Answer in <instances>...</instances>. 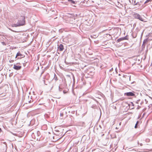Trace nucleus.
<instances>
[{
    "mask_svg": "<svg viewBox=\"0 0 152 152\" xmlns=\"http://www.w3.org/2000/svg\"><path fill=\"white\" fill-rule=\"evenodd\" d=\"M2 131L1 129L0 128V133Z\"/></svg>",
    "mask_w": 152,
    "mask_h": 152,
    "instance_id": "nucleus-11",
    "label": "nucleus"
},
{
    "mask_svg": "<svg viewBox=\"0 0 152 152\" xmlns=\"http://www.w3.org/2000/svg\"><path fill=\"white\" fill-rule=\"evenodd\" d=\"M121 122H120L119 124V125L120 126L121 125Z\"/></svg>",
    "mask_w": 152,
    "mask_h": 152,
    "instance_id": "nucleus-12",
    "label": "nucleus"
},
{
    "mask_svg": "<svg viewBox=\"0 0 152 152\" xmlns=\"http://www.w3.org/2000/svg\"><path fill=\"white\" fill-rule=\"evenodd\" d=\"M152 1V0H147L145 2V3H148V2H149V1Z\"/></svg>",
    "mask_w": 152,
    "mask_h": 152,
    "instance_id": "nucleus-8",
    "label": "nucleus"
},
{
    "mask_svg": "<svg viewBox=\"0 0 152 152\" xmlns=\"http://www.w3.org/2000/svg\"><path fill=\"white\" fill-rule=\"evenodd\" d=\"M126 39L125 38V37H124L121 38H120L119 39H118L117 40V42H120L121 41L125 40Z\"/></svg>",
    "mask_w": 152,
    "mask_h": 152,
    "instance_id": "nucleus-6",
    "label": "nucleus"
},
{
    "mask_svg": "<svg viewBox=\"0 0 152 152\" xmlns=\"http://www.w3.org/2000/svg\"><path fill=\"white\" fill-rule=\"evenodd\" d=\"M16 17H20L18 20V24L17 26H23L25 24V18L23 16H20L18 15H16Z\"/></svg>",
    "mask_w": 152,
    "mask_h": 152,
    "instance_id": "nucleus-1",
    "label": "nucleus"
},
{
    "mask_svg": "<svg viewBox=\"0 0 152 152\" xmlns=\"http://www.w3.org/2000/svg\"><path fill=\"white\" fill-rule=\"evenodd\" d=\"M125 95L128 96H133L135 95V94L133 92H129L125 93Z\"/></svg>",
    "mask_w": 152,
    "mask_h": 152,
    "instance_id": "nucleus-4",
    "label": "nucleus"
},
{
    "mask_svg": "<svg viewBox=\"0 0 152 152\" xmlns=\"http://www.w3.org/2000/svg\"><path fill=\"white\" fill-rule=\"evenodd\" d=\"M133 17L135 18L138 19L140 20L143 21V19L138 14L134 13L133 15Z\"/></svg>",
    "mask_w": 152,
    "mask_h": 152,
    "instance_id": "nucleus-3",
    "label": "nucleus"
},
{
    "mask_svg": "<svg viewBox=\"0 0 152 152\" xmlns=\"http://www.w3.org/2000/svg\"><path fill=\"white\" fill-rule=\"evenodd\" d=\"M138 121H137V123H136V124L135 125V127H135V128H137V124H138Z\"/></svg>",
    "mask_w": 152,
    "mask_h": 152,
    "instance_id": "nucleus-9",
    "label": "nucleus"
},
{
    "mask_svg": "<svg viewBox=\"0 0 152 152\" xmlns=\"http://www.w3.org/2000/svg\"><path fill=\"white\" fill-rule=\"evenodd\" d=\"M21 56V53L19 52H18L16 54V56L15 58H16L18 56Z\"/></svg>",
    "mask_w": 152,
    "mask_h": 152,
    "instance_id": "nucleus-7",
    "label": "nucleus"
},
{
    "mask_svg": "<svg viewBox=\"0 0 152 152\" xmlns=\"http://www.w3.org/2000/svg\"><path fill=\"white\" fill-rule=\"evenodd\" d=\"M71 2L73 4H74L75 3V1L72 0V1H71Z\"/></svg>",
    "mask_w": 152,
    "mask_h": 152,
    "instance_id": "nucleus-10",
    "label": "nucleus"
},
{
    "mask_svg": "<svg viewBox=\"0 0 152 152\" xmlns=\"http://www.w3.org/2000/svg\"><path fill=\"white\" fill-rule=\"evenodd\" d=\"M21 66L20 63H17L16 64H14L13 68L16 70H20L21 68Z\"/></svg>",
    "mask_w": 152,
    "mask_h": 152,
    "instance_id": "nucleus-2",
    "label": "nucleus"
},
{
    "mask_svg": "<svg viewBox=\"0 0 152 152\" xmlns=\"http://www.w3.org/2000/svg\"><path fill=\"white\" fill-rule=\"evenodd\" d=\"M72 1V0H68V1Z\"/></svg>",
    "mask_w": 152,
    "mask_h": 152,
    "instance_id": "nucleus-13",
    "label": "nucleus"
},
{
    "mask_svg": "<svg viewBox=\"0 0 152 152\" xmlns=\"http://www.w3.org/2000/svg\"><path fill=\"white\" fill-rule=\"evenodd\" d=\"M58 49L60 51H62L64 49V47L63 45L62 44H60L59 47H58Z\"/></svg>",
    "mask_w": 152,
    "mask_h": 152,
    "instance_id": "nucleus-5",
    "label": "nucleus"
}]
</instances>
